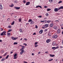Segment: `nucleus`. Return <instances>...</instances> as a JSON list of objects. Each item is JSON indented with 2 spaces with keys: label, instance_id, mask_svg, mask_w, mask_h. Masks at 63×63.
Returning <instances> with one entry per match:
<instances>
[{
  "label": "nucleus",
  "instance_id": "3",
  "mask_svg": "<svg viewBox=\"0 0 63 63\" xmlns=\"http://www.w3.org/2000/svg\"><path fill=\"white\" fill-rule=\"evenodd\" d=\"M45 27H42V28H43V29H45V28H47V27L48 26V24H46L45 25Z\"/></svg>",
  "mask_w": 63,
  "mask_h": 63
},
{
  "label": "nucleus",
  "instance_id": "32",
  "mask_svg": "<svg viewBox=\"0 0 63 63\" xmlns=\"http://www.w3.org/2000/svg\"><path fill=\"white\" fill-rule=\"evenodd\" d=\"M23 3H24V4L26 3V1L25 0H23Z\"/></svg>",
  "mask_w": 63,
  "mask_h": 63
},
{
  "label": "nucleus",
  "instance_id": "46",
  "mask_svg": "<svg viewBox=\"0 0 63 63\" xmlns=\"http://www.w3.org/2000/svg\"><path fill=\"white\" fill-rule=\"evenodd\" d=\"M24 40H25L26 41H27V39L26 38H25L24 39Z\"/></svg>",
  "mask_w": 63,
  "mask_h": 63
},
{
  "label": "nucleus",
  "instance_id": "49",
  "mask_svg": "<svg viewBox=\"0 0 63 63\" xmlns=\"http://www.w3.org/2000/svg\"><path fill=\"white\" fill-rule=\"evenodd\" d=\"M46 16H48V14H46Z\"/></svg>",
  "mask_w": 63,
  "mask_h": 63
},
{
  "label": "nucleus",
  "instance_id": "31",
  "mask_svg": "<svg viewBox=\"0 0 63 63\" xmlns=\"http://www.w3.org/2000/svg\"><path fill=\"white\" fill-rule=\"evenodd\" d=\"M4 60H5V58H3L1 60V61H3Z\"/></svg>",
  "mask_w": 63,
  "mask_h": 63
},
{
  "label": "nucleus",
  "instance_id": "54",
  "mask_svg": "<svg viewBox=\"0 0 63 63\" xmlns=\"http://www.w3.org/2000/svg\"><path fill=\"white\" fill-rule=\"evenodd\" d=\"M24 63H27V62L24 61Z\"/></svg>",
  "mask_w": 63,
  "mask_h": 63
},
{
  "label": "nucleus",
  "instance_id": "37",
  "mask_svg": "<svg viewBox=\"0 0 63 63\" xmlns=\"http://www.w3.org/2000/svg\"><path fill=\"white\" fill-rule=\"evenodd\" d=\"M62 1H60L59 2H58L59 4H60V3H62Z\"/></svg>",
  "mask_w": 63,
  "mask_h": 63
},
{
  "label": "nucleus",
  "instance_id": "12",
  "mask_svg": "<svg viewBox=\"0 0 63 63\" xmlns=\"http://www.w3.org/2000/svg\"><path fill=\"white\" fill-rule=\"evenodd\" d=\"M57 37V36L56 35H54L52 36L53 38H56Z\"/></svg>",
  "mask_w": 63,
  "mask_h": 63
},
{
  "label": "nucleus",
  "instance_id": "60",
  "mask_svg": "<svg viewBox=\"0 0 63 63\" xmlns=\"http://www.w3.org/2000/svg\"><path fill=\"white\" fill-rule=\"evenodd\" d=\"M2 41L1 40H0V42H2Z\"/></svg>",
  "mask_w": 63,
  "mask_h": 63
},
{
  "label": "nucleus",
  "instance_id": "7",
  "mask_svg": "<svg viewBox=\"0 0 63 63\" xmlns=\"http://www.w3.org/2000/svg\"><path fill=\"white\" fill-rule=\"evenodd\" d=\"M3 9V7H2V5L1 3H0V9L1 10H2Z\"/></svg>",
  "mask_w": 63,
  "mask_h": 63
},
{
  "label": "nucleus",
  "instance_id": "51",
  "mask_svg": "<svg viewBox=\"0 0 63 63\" xmlns=\"http://www.w3.org/2000/svg\"><path fill=\"white\" fill-rule=\"evenodd\" d=\"M14 3H17V1H14Z\"/></svg>",
  "mask_w": 63,
  "mask_h": 63
},
{
  "label": "nucleus",
  "instance_id": "33",
  "mask_svg": "<svg viewBox=\"0 0 63 63\" xmlns=\"http://www.w3.org/2000/svg\"><path fill=\"white\" fill-rule=\"evenodd\" d=\"M0 31H3V29L2 28H0Z\"/></svg>",
  "mask_w": 63,
  "mask_h": 63
},
{
  "label": "nucleus",
  "instance_id": "64",
  "mask_svg": "<svg viewBox=\"0 0 63 63\" xmlns=\"http://www.w3.org/2000/svg\"><path fill=\"white\" fill-rule=\"evenodd\" d=\"M57 60H56L55 62H57Z\"/></svg>",
  "mask_w": 63,
  "mask_h": 63
},
{
  "label": "nucleus",
  "instance_id": "25",
  "mask_svg": "<svg viewBox=\"0 0 63 63\" xmlns=\"http://www.w3.org/2000/svg\"><path fill=\"white\" fill-rule=\"evenodd\" d=\"M18 20L19 22H21V19H19Z\"/></svg>",
  "mask_w": 63,
  "mask_h": 63
},
{
  "label": "nucleus",
  "instance_id": "20",
  "mask_svg": "<svg viewBox=\"0 0 63 63\" xmlns=\"http://www.w3.org/2000/svg\"><path fill=\"white\" fill-rule=\"evenodd\" d=\"M34 23V21H32L31 22L30 24H33Z\"/></svg>",
  "mask_w": 63,
  "mask_h": 63
},
{
  "label": "nucleus",
  "instance_id": "57",
  "mask_svg": "<svg viewBox=\"0 0 63 63\" xmlns=\"http://www.w3.org/2000/svg\"><path fill=\"white\" fill-rule=\"evenodd\" d=\"M13 53V52L11 51V52L10 53L11 54H12V53Z\"/></svg>",
  "mask_w": 63,
  "mask_h": 63
},
{
  "label": "nucleus",
  "instance_id": "22",
  "mask_svg": "<svg viewBox=\"0 0 63 63\" xmlns=\"http://www.w3.org/2000/svg\"><path fill=\"white\" fill-rule=\"evenodd\" d=\"M20 31L21 33V32H23V31H22V29H20Z\"/></svg>",
  "mask_w": 63,
  "mask_h": 63
},
{
  "label": "nucleus",
  "instance_id": "29",
  "mask_svg": "<svg viewBox=\"0 0 63 63\" xmlns=\"http://www.w3.org/2000/svg\"><path fill=\"white\" fill-rule=\"evenodd\" d=\"M17 42H14V45H17Z\"/></svg>",
  "mask_w": 63,
  "mask_h": 63
},
{
  "label": "nucleus",
  "instance_id": "15",
  "mask_svg": "<svg viewBox=\"0 0 63 63\" xmlns=\"http://www.w3.org/2000/svg\"><path fill=\"white\" fill-rule=\"evenodd\" d=\"M15 9H16V10H19L20 9V7H15Z\"/></svg>",
  "mask_w": 63,
  "mask_h": 63
},
{
  "label": "nucleus",
  "instance_id": "63",
  "mask_svg": "<svg viewBox=\"0 0 63 63\" xmlns=\"http://www.w3.org/2000/svg\"><path fill=\"white\" fill-rule=\"evenodd\" d=\"M32 55H34V53H32Z\"/></svg>",
  "mask_w": 63,
  "mask_h": 63
},
{
  "label": "nucleus",
  "instance_id": "55",
  "mask_svg": "<svg viewBox=\"0 0 63 63\" xmlns=\"http://www.w3.org/2000/svg\"><path fill=\"white\" fill-rule=\"evenodd\" d=\"M38 54H40L41 53V52H38Z\"/></svg>",
  "mask_w": 63,
  "mask_h": 63
},
{
  "label": "nucleus",
  "instance_id": "13",
  "mask_svg": "<svg viewBox=\"0 0 63 63\" xmlns=\"http://www.w3.org/2000/svg\"><path fill=\"white\" fill-rule=\"evenodd\" d=\"M63 9V6H62L59 8L58 10H60V9Z\"/></svg>",
  "mask_w": 63,
  "mask_h": 63
},
{
  "label": "nucleus",
  "instance_id": "41",
  "mask_svg": "<svg viewBox=\"0 0 63 63\" xmlns=\"http://www.w3.org/2000/svg\"><path fill=\"white\" fill-rule=\"evenodd\" d=\"M38 17H39L40 18H41L42 17V16H38Z\"/></svg>",
  "mask_w": 63,
  "mask_h": 63
},
{
  "label": "nucleus",
  "instance_id": "50",
  "mask_svg": "<svg viewBox=\"0 0 63 63\" xmlns=\"http://www.w3.org/2000/svg\"><path fill=\"white\" fill-rule=\"evenodd\" d=\"M36 33L34 32L33 34V35H36Z\"/></svg>",
  "mask_w": 63,
  "mask_h": 63
},
{
  "label": "nucleus",
  "instance_id": "36",
  "mask_svg": "<svg viewBox=\"0 0 63 63\" xmlns=\"http://www.w3.org/2000/svg\"><path fill=\"white\" fill-rule=\"evenodd\" d=\"M1 53H4V50H2L1 51Z\"/></svg>",
  "mask_w": 63,
  "mask_h": 63
},
{
  "label": "nucleus",
  "instance_id": "23",
  "mask_svg": "<svg viewBox=\"0 0 63 63\" xmlns=\"http://www.w3.org/2000/svg\"><path fill=\"white\" fill-rule=\"evenodd\" d=\"M32 19H30L28 21V22H31L32 21Z\"/></svg>",
  "mask_w": 63,
  "mask_h": 63
},
{
  "label": "nucleus",
  "instance_id": "43",
  "mask_svg": "<svg viewBox=\"0 0 63 63\" xmlns=\"http://www.w3.org/2000/svg\"><path fill=\"white\" fill-rule=\"evenodd\" d=\"M52 60H53V59H52L49 60V61H52Z\"/></svg>",
  "mask_w": 63,
  "mask_h": 63
},
{
  "label": "nucleus",
  "instance_id": "48",
  "mask_svg": "<svg viewBox=\"0 0 63 63\" xmlns=\"http://www.w3.org/2000/svg\"><path fill=\"white\" fill-rule=\"evenodd\" d=\"M8 27H9V28H11V26H9Z\"/></svg>",
  "mask_w": 63,
  "mask_h": 63
},
{
  "label": "nucleus",
  "instance_id": "58",
  "mask_svg": "<svg viewBox=\"0 0 63 63\" xmlns=\"http://www.w3.org/2000/svg\"><path fill=\"white\" fill-rule=\"evenodd\" d=\"M57 48H58V47H55V49H57Z\"/></svg>",
  "mask_w": 63,
  "mask_h": 63
},
{
  "label": "nucleus",
  "instance_id": "5",
  "mask_svg": "<svg viewBox=\"0 0 63 63\" xmlns=\"http://www.w3.org/2000/svg\"><path fill=\"white\" fill-rule=\"evenodd\" d=\"M17 56V54H15L14 55V59H16V57Z\"/></svg>",
  "mask_w": 63,
  "mask_h": 63
},
{
  "label": "nucleus",
  "instance_id": "59",
  "mask_svg": "<svg viewBox=\"0 0 63 63\" xmlns=\"http://www.w3.org/2000/svg\"><path fill=\"white\" fill-rule=\"evenodd\" d=\"M41 22H44V21H41Z\"/></svg>",
  "mask_w": 63,
  "mask_h": 63
},
{
  "label": "nucleus",
  "instance_id": "10",
  "mask_svg": "<svg viewBox=\"0 0 63 63\" xmlns=\"http://www.w3.org/2000/svg\"><path fill=\"white\" fill-rule=\"evenodd\" d=\"M60 32H61V30H60V29H59L57 31L58 33L59 34Z\"/></svg>",
  "mask_w": 63,
  "mask_h": 63
},
{
  "label": "nucleus",
  "instance_id": "11",
  "mask_svg": "<svg viewBox=\"0 0 63 63\" xmlns=\"http://www.w3.org/2000/svg\"><path fill=\"white\" fill-rule=\"evenodd\" d=\"M30 2H27L26 3V5H27H27H29L30 4Z\"/></svg>",
  "mask_w": 63,
  "mask_h": 63
},
{
  "label": "nucleus",
  "instance_id": "9",
  "mask_svg": "<svg viewBox=\"0 0 63 63\" xmlns=\"http://www.w3.org/2000/svg\"><path fill=\"white\" fill-rule=\"evenodd\" d=\"M38 7H39V8H40L41 9H42V6H40V5H38L36 7V8H38Z\"/></svg>",
  "mask_w": 63,
  "mask_h": 63
},
{
  "label": "nucleus",
  "instance_id": "6",
  "mask_svg": "<svg viewBox=\"0 0 63 63\" xmlns=\"http://www.w3.org/2000/svg\"><path fill=\"white\" fill-rule=\"evenodd\" d=\"M50 42V39H48L46 40V42L47 43H49V42Z\"/></svg>",
  "mask_w": 63,
  "mask_h": 63
},
{
  "label": "nucleus",
  "instance_id": "38",
  "mask_svg": "<svg viewBox=\"0 0 63 63\" xmlns=\"http://www.w3.org/2000/svg\"><path fill=\"white\" fill-rule=\"evenodd\" d=\"M44 8H48V7L47 6H45L44 7Z\"/></svg>",
  "mask_w": 63,
  "mask_h": 63
},
{
  "label": "nucleus",
  "instance_id": "18",
  "mask_svg": "<svg viewBox=\"0 0 63 63\" xmlns=\"http://www.w3.org/2000/svg\"><path fill=\"white\" fill-rule=\"evenodd\" d=\"M54 28L55 29H57V27L56 26H54Z\"/></svg>",
  "mask_w": 63,
  "mask_h": 63
},
{
  "label": "nucleus",
  "instance_id": "28",
  "mask_svg": "<svg viewBox=\"0 0 63 63\" xmlns=\"http://www.w3.org/2000/svg\"><path fill=\"white\" fill-rule=\"evenodd\" d=\"M55 47H53L52 48V49H53L54 50H55Z\"/></svg>",
  "mask_w": 63,
  "mask_h": 63
},
{
  "label": "nucleus",
  "instance_id": "2",
  "mask_svg": "<svg viewBox=\"0 0 63 63\" xmlns=\"http://www.w3.org/2000/svg\"><path fill=\"white\" fill-rule=\"evenodd\" d=\"M6 32L5 31H4L0 34L1 36H3V35H6Z\"/></svg>",
  "mask_w": 63,
  "mask_h": 63
},
{
  "label": "nucleus",
  "instance_id": "26",
  "mask_svg": "<svg viewBox=\"0 0 63 63\" xmlns=\"http://www.w3.org/2000/svg\"><path fill=\"white\" fill-rule=\"evenodd\" d=\"M8 36H10V33H7Z\"/></svg>",
  "mask_w": 63,
  "mask_h": 63
},
{
  "label": "nucleus",
  "instance_id": "47",
  "mask_svg": "<svg viewBox=\"0 0 63 63\" xmlns=\"http://www.w3.org/2000/svg\"><path fill=\"white\" fill-rule=\"evenodd\" d=\"M35 26H36V27H35L36 28H38V26H37V25H36Z\"/></svg>",
  "mask_w": 63,
  "mask_h": 63
},
{
  "label": "nucleus",
  "instance_id": "1",
  "mask_svg": "<svg viewBox=\"0 0 63 63\" xmlns=\"http://www.w3.org/2000/svg\"><path fill=\"white\" fill-rule=\"evenodd\" d=\"M24 48H25V46H22V48L20 49V51H21V52L20 53V54L21 55H22V54L23 53V52H24Z\"/></svg>",
  "mask_w": 63,
  "mask_h": 63
},
{
  "label": "nucleus",
  "instance_id": "34",
  "mask_svg": "<svg viewBox=\"0 0 63 63\" xmlns=\"http://www.w3.org/2000/svg\"><path fill=\"white\" fill-rule=\"evenodd\" d=\"M51 9H47V11H50Z\"/></svg>",
  "mask_w": 63,
  "mask_h": 63
},
{
  "label": "nucleus",
  "instance_id": "53",
  "mask_svg": "<svg viewBox=\"0 0 63 63\" xmlns=\"http://www.w3.org/2000/svg\"><path fill=\"white\" fill-rule=\"evenodd\" d=\"M23 45H25V46H27V44H24Z\"/></svg>",
  "mask_w": 63,
  "mask_h": 63
},
{
  "label": "nucleus",
  "instance_id": "35",
  "mask_svg": "<svg viewBox=\"0 0 63 63\" xmlns=\"http://www.w3.org/2000/svg\"><path fill=\"white\" fill-rule=\"evenodd\" d=\"M51 21H50L48 20L47 21V23H49V22H50Z\"/></svg>",
  "mask_w": 63,
  "mask_h": 63
},
{
  "label": "nucleus",
  "instance_id": "52",
  "mask_svg": "<svg viewBox=\"0 0 63 63\" xmlns=\"http://www.w3.org/2000/svg\"><path fill=\"white\" fill-rule=\"evenodd\" d=\"M38 45H35L34 46V47H38Z\"/></svg>",
  "mask_w": 63,
  "mask_h": 63
},
{
  "label": "nucleus",
  "instance_id": "45",
  "mask_svg": "<svg viewBox=\"0 0 63 63\" xmlns=\"http://www.w3.org/2000/svg\"><path fill=\"white\" fill-rule=\"evenodd\" d=\"M44 22H46V21H47L46 20H44Z\"/></svg>",
  "mask_w": 63,
  "mask_h": 63
},
{
  "label": "nucleus",
  "instance_id": "14",
  "mask_svg": "<svg viewBox=\"0 0 63 63\" xmlns=\"http://www.w3.org/2000/svg\"><path fill=\"white\" fill-rule=\"evenodd\" d=\"M43 30H41V31H40L39 32V33L40 34H42L43 33Z\"/></svg>",
  "mask_w": 63,
  "mask_h": 63
},
{
  "label": "nucleus",
  "instance_id": "8",
  "mask_svg": "<svg viewBox=\"0 0 63 63\" xmlns=\"http://www.w3.org/2000/svg\"><path fill=\"white\" fill-rule=\"evenodd\" d=\"M59 9H57V8H55L54 9V11H55V12H58V11L59 10Z\"/></svg>",
  "mask_w": 63,
  "mask_h": 63
},
{
  "label": "nucleus",
  "instance_id": "56",
  "mask_svg": "<svg viewBox=\"0 0 63 63\" xmlns=\"http://www.w3.org/2000/svg\"><path fill=\"white\" fill-rule=\"evenodd\" d=\"M29 24V23H27L26 24V25H28Z\"/></svg>",
  "mask_w": 63,
  "mask_h": 63
},
{
  "label": "nucleus",
  "instance_id": "39",
  "mask_svg": "<svg viewBox=\"0 0 63 63\" xmlns=\"http://www.w3.org/2000/svg\"><path fill=\"white\" fill-rule=\"evenodd\" d=\"M47 29H46L45 30V32H47Z\"/></svg>",
  "mask_w": 63,
  "mask_h": 63
},
{
  "label": "nucleus",
  "instance_id": "21",
  "mask_svg": "<svg viewBox=\"0 0 63 63\" xmlns=\"http://www.w3.org/2000/svg\"><path fill=\"white\" fill-rule=\"evenodd\" d=\"M56 43L55 42H53V43H52V45H53V46H54V45H55V44H56Z\"/></svg>",
  "mask_w": 63,
  "mask_h": 63
},
{
  "label": "nucleus",
  "instance_id": "19",
  "mask_svg": "<svg viewBox=\"0 0 63 63\" xmlns=\"http://www.w3.org/2000/svg\"><path fill=\"white\" fill-rule=\"evenodd\" d=\"M9 6L10 7H14V4H12L11 5H9Z\"/></svg>",
  "mask_w": 63,
  "mask_h": 63
},
{
  "label": "nucleus",
  "instance_id": "16",
  "mask_svg": "<svg viewBox=\"0 0 63 63\" xmlns=\"http://www.w3.org/2000/svg\"><path fill=\"white\" fill-rule=\"evenodd\" d=\"M53 26V23H52L50 24V27H52Z\"/></svg>",
  "mask_w": 63,
  "mask_h": 63
},
{
  "label": "nucleus",
  "instance_id": "27",
  "mask_svg": "<svg viewBox=\"0 0 63 63\" xmlns=\"http://www.w3.org/2000/svg\"><path fill=\"white\" fill-rule=\"evenodd\" d=\"M12 31V29L9 30L8 32H11V31Z\"/></svg>",
  "mask_w": 63,
  "mask_h": 63
},
{
  "label": "nucleus",
  "instance_id": "42",
  "mask_svg": "<svg viewBox=\"0 0 63 63\" xmlns=\"http://www.w3.org/2000/svg\"><path fill=\"white\" fill-rule=\"evenodd\" d=\"M7 53H5V54L4 55H3V56H5V55H7Z\"/></svg>",
  "mask_w": 63,
  "mask_h": 63
},
{
  "label": "nucleus",
  "instance_id": "40",
  "mask_svg": "<svg viewBox=\"0 0 63 63\" xmlns=\"http://www.w3.org/2000/svg\"><path fill=\"white\" fill-rule=\"evenodd\" d=\"M38 43V42H35V45H37Z\"/></svg>",
  "mask_w": 63,
  "mask_h": 63
},
{
  "label": "nucleus",
  "instance_id": "44",
  "mask_svg": "<svg viewBox=\"0 0 63 63\" xmlns=\"http://www.w3.org/2000/svg\"><path fill=\"white\" fill-rule=\"evenodd\" d=\"M49 2H50V3H51V2H52V1L51 0H49Z\"/></svg>",
  "mask_w": 63,
  "mask_h": 63
},
{
  "label": "nucleus",
  "instance_id": "17",
  "mask_svg": "<svg viewBox=\"0 0 63 63\" xmlns=\"http://www.w3.org/2000/svg\"><path fill=\"white\" fill-rule=\"evenodd\" d=\"M49 55L50 56V57H54L55 55H52V54H50Z\"/></svg>",
  "mask_w": 63,
  "mask_h": 63
},
{
  "label": "nucleus",
  "instance_id": "24",
  "mask_svg": "<svg viewBox=\"0 0 63 63\" xmlns=\"http://www.w3.org/2000/svg\"><path fill=\"white\" fill-rule=\"evenodd\" d=\"M15 24V21H13L11 23V25H14Z\"/></svg>",
  "mask_w": 63,
  "mask_h": 63
},
{
  "label": "nucleus",
  "instance_id": "61",
  "mask_svg": "<svg viewBox=\"0 0 63 63\" xmlns=\"http://www.w3.org/2000/svg\"><path fill=\"white\" fill-rule=\"evenodd\" d=\"M2 58V57L0 56V58Z\"/></svg>",
  "mask_w": 63,
  "mask_h": 63
},
{
  "label": "nucleus",
  "instance_id": "30",
  "mask_svg": "<svg viewBox=\"0 0 63 63\" xmlns=\"http://www.w3.org/2000/svg\"><path fill=\"white\" fill-rule=\"evenodd\" d=\"M9 55H8L7 56H6V59H8V58L9 57Z\"/></svg>",
  "mask_w": 63,
  "mask_h": 63
},
{
  "label": "nucleus",
  "instance_id": "62",
  "mask_svg": "<svg viewBox=\"0 0 63 63\" xmlns=\"http://www.w3.org/2000/svg\"><path fill=\"white\" fill-rule=\"evenodd\" d=\"M7 20H10V18H8L7 19Z\"/></svg>",
  "mask_w": 63,
  "mask_h": 63
},
{
  "label": "nucleus",
  "instance_id": "4",
  "mask_svg": "<svg viewBox=\"0 0 63 63\" xmlns=\"http://www.w3.org/2000/svg\"><path fill=\"white\" fill-rule=\"evenodd\" d=\"M18 38V37L15 38V37H12L11 38V39H12V40H16V39H17Z\"/></svg>",
  "mask_w": 63,
  "mask_h": 63
}]
</instances>
